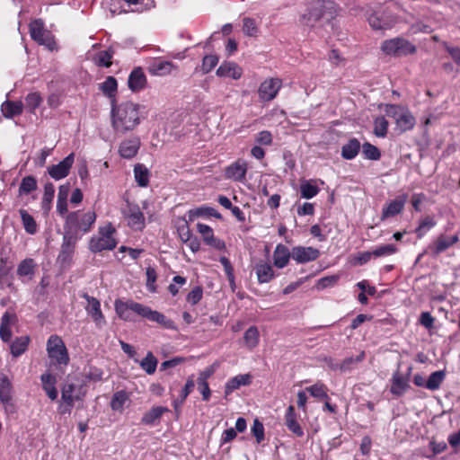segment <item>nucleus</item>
<instances>
[{"mask_svg": "<svg viewBox=\"0 0 460 460\" xmlns=\"http://www.w3.org/2000/svg\"><path fill=\"white\" fill-rule=\"evenodd\" d=\"M114 308L118 316L123 321L133 322L135 321L134 314H137L151 322H155L166 329H175L173 321L167 319L164 314L133 300L122 301L117 299L114 303Z\"/></svg>", "mask_w": 460, "mask_h": 460, "instance_id": "f257e3e1", "label": "nucleus"}, {"mask_svg": "<svg viewBox=\"0 0 460 460\" xmlns=\"http://www.w3.org/2000/svg\"><path fill=\"white\" fill-rule=\"evenodd\" d=\"M141 106L132 102H125L112 106L111 125L118 134L134 130L141 122Z\"/></svg>", "mask_w": 460, "mask_h": 460, "instance_id": "f03ea898", "label": "nucleus"}, {"mask_svg": "<svg viewBox=\"0 0 460 460\" xmlns=\"http://www.w3.org/2000/svg\"><path fill=\"white\" fill-rule=\"evenodd\" d=\"M336 14V4L332 0H316L311 4L300 17V24L314 29L329 22Z\"/></svg>", "mask_w": 460, "mask_h": 460, "instance_id": "7ed1b4c3", "label": "nucleus"}, {"mask_svg": "<svg viewBox=\"0 0 460 460\" xmlns=\"http://www.w3.org/2000/svg\"><path fill=\"white\" fill-rule=\"evenodd\" d=\"M96 220V214L93 210L84 212L77 210L66 214L64 231L83 234L88 233Z\"/></svg>", "mask_w": 460, "mask_h": 460, "instance_id": "20e7f679", "label": "nucleus"}, {"mask_svg": "<svg viewBox=\"0 0 460 460\" xmlns=\"http://www.w3.org/2000/svg\"><path fill=\"white\" fill-rule=\"evenodd\" d=\"M115 234L116 229L111 223L100 226L98 233L90 239L89 249L94 253L113 250L118 243Z\"/></svg>", "mask_w": 460, "mask_h": 460, "instance_id": "39448f33", "label": "nucleus"}, {"mask_svg": "<svg viewBox=\"0 0 460 460\" xmlns=\"http://www.w3.org/2000/svg\"><path fill=\"white\" fill-rule=\"evenodd\" d=\"M385 115L393 118L396 124V129L400 133L406 132L414 128L416 119L406 108L395 104H385Z\"/></svg>", "mask_w": 460, "mask_h": 460, "instance_id": "423d86ee", "label": "nucleus"}, {"mask_svg": "<svg viewBox=\"0 0 460 460\" xmlns=\"http://www.w3.org/2000/svg\"><path fill=\"white\" fill-rule=\"evenodd\" d=\"M380 49L384 54L394 58H401L416 52V47L408 40L401 37L384 40Z\"/></svg>", "mask_w": 460, "mask_h": 460, "instance_id": "0eeeda50", "label": "nucleus"}, {"mask_svg": "<svg viewBox=\"0 0 460 460\" xmlns=\"http://www.w3.org/2000/svg\"><path fill=\"white\" fill-rule=\"evenodd\" d=\"M47 352L49 358L58 365L66 366L69 362L67 349L58 335L49 336L47 341Z\"/></svg>", "mask_w": 460, "mask_h": 460, "instance_id": "6e6552de", "label": "nucleus"}, {"mask_svg": "<svg viewBox=\"0 0 460 460\" xmlns=\"http://www.w3.org/2000/svg\"><path fill=\"white\" fill-rule=\"evenodd\" d=\"M30 34L32 40L45 46L49 50L53 51L58 49L54 36L44 28V22L41 20H34L30 23Z\"/></svg>", "mask_w": 460, "mask_h": 460, "instance_id": "1a4fd4ad", "label": "nucleus"}, {"mask_svg": "<svg viewBox=\"0 0 460 460\" xmlns=\"http://www.w3.org/2000/svg\"><path fill=\"white\" fill-rule=\"evenodd\" d=\"M370 27L375 31L392 29L397 22V17L389 10H378L367 17Z\"/></svg>", "mask_w": 460, "mask_h": 460, "instance_id": "9d476101", "label": "nucleus"}, {"mask_svg": "<svg viewBox=\"0 0 460 460\" xmlns=\"http://www.w3.org/2000/svg\"><path fill=\"white\" fill-rule=\"evenodd\" d=\"M81 238V234H73L72 232H64L63 243L58 257L62 264H67L72 261L77 241Z\"/></svg>", "mask_w": 460, "mask_h": 460, "instance_id": "9b49d317", "label": "nucleus"}, {"mask_svg": "<svg viewBox=\"0 0 460 460\" xmlns=\"http://www.w3.org/2000/svg\"><path fill=\"white\" fill-rule=\"evenodd\" d=\"M412 367H409L407 372L402 374L400 371H395L391 378L390 393L396 397L403 395L410 388V377Z\"/></svg>", "mask_w": 460, "mask_h": 460, "instance_id": "f8f14e48", "label": "nucleus"}, {"mask_svg": "<svg viewBox=\"0 0 460 460\" xmlns=\"http://www.w3.org/2000/svg\"><path fill=\"white\" fill-rule=\"evenodd\" d=\"M82 297H84L87 302L84 309L88 315L92 317L98 328H102L106 324V320L102 312L100 301L97 298L89 296L87 293H84Z\"/></svg>", "mask_w": 460, "mask_h": 460, "instance_id": "ddd939ff", "label": "nucleus"}, {"mask_svg": "<svg viewBox=\"0 0 460 460\" xmlns=\"http://www.w3.org/2000/svg\"><path fill=\"white\" fill-rule=\"evenodd\" d=\"M282 86V82L279 78H270L263 81L259 89V98L263 102L272 101L278 94Z\"/></svg>", "mask_w": 460, "mask_h": 460, "instance_id": "4468645a", "label": "nucleus"}, {"mask_svg": "<svg viewBox=\"0 0 460 460\" xmlns=\"http://www.w3.org/2000/svg\"><path fill=\"white\" fill-rule=\"evenodd\" d=\"M75 162L74 153L69 154L58 164L51 165L48 168V172L51 178L56 181L66 178Z\"/></svg>", "mask_w": 460, "mask_h": 460, "instance_id": "2eb2a0df", "label": "nucleus"}, {"mask_svg": "<svg viewBox=\"0 0 460 460\" xmlns=\"http://www.w3.org/2000/svg\"><path fill=\"white\" fill-rule=\"evenodd\" d=\"M124 216L127 218L128 226L134 230H142L145 226V217L137 205L128 204L124 210Z\"/></svg>", "mask_w": 460, "mask_h": 460, "instance_id": "dca6fc26", "label": "nucleus"}, {"mask_svg": "<svg viewBox=\"0 0 460 460\" xmlns=\"http://www.w3.org/2000/svg\"><path fill=\"white\" fill-rule=\"evenodd\" d=\"M13 385L6 376H0V402L6 411L13 412L14 406L13 402Z\"/></svg>", "mask_w": 460, "mask_h": 460, "instance_id": "f3484780", "label": "nucleus"}, {"mask_svg": "<svg viewBox=\"0 0 460 460\" xmlns=\"http://www.w3.org/2000/svg\"><path fill=\"white\" fill-rule=\"evenodd\" d=\"M249 164L243 159H237L226 168V177L234 181L243 182Z\"/></svg>", "mask_w": 460, "mask_h": 460, "instance_id": "a211bd4d", "label": "nucleus"}, {"mask_svg": "<svg viewBox=\"0 0 460 460\" xmlns=\"http://www.w3.org/2000/svg\"><path fill=\"white\" fill-rule=\"evenodd\" d=\"M18 322L17 315L14 312L6 311L1 317L0 323V338L4 342H10L13 332L12 327Z\"/></svg>", "mask_w": 460, "mask_h": 460, "instance_id": "6ab92c4d", "label": "nucleus"}, {"mask_svg": "<svg viewBox=\"0 0 460 460\" xmlns=\"http://www.w3.org/2000/svg\"><path fill=\"white\" fill-rule=\"evenodd\" d=\"M320 256V251L308 246H295L292 248V259L297 263H306L315 261Z\"/></svg>", "mask_w": 460, "mask_h": 460, "instance_id": "aec40b11", "label": "nucleus"}, {"mask_svg": "<svg viewBox=\"0 0 460 460\" xmlns=\"http://www.w3.org/2000/svg\"><path fill=\"white\" fill-rule=\"evenodd\" d=\"M147 84V78L144 73L142 67H135L131 73L129 74L128 79V88L134 92L137 93L144 90Z\"/></svg>", "mask_w": 460, "mask_h": 460, "instance_id": "412c9836", "label": "nucleus"}, {"mask_svg": "<svg viewBox=\"0 0 460 460\" xmlns=\"http://www.w3.org/2000/svg\"><path fill=\"white\" fill-rule=\"evenodd\" d=\"M407 199V195L402 194L387 203L382 209L381 219L385 220L400 214L404 208Z\"/></svg>", "mask_w": 460, "mask_h": 460, "instance_id": "4be33fe9", "label": "nucleus"}, {"mask_svg": "<svg viewBox=\"0 0 460 460\" xmlns=\"http://www.w3.org/2000/svg\"><path fill=\"white\" fill-rule=\"evenodd\" d=\"M199 233L202 235L204 242L217 250H223L226 247L224 241L215 237L213 229L205 224L197 225Z\"/></svg>", "mask_w": 460, "mask_h": 460, "instance_id": "5701e85b", "label": "nucleus"}, {"mask_svg": "<svg viewBox=\"0 0 460 460\" xmlns=\"http://www.w3.org/2000/svg\"><path fill=\"white\" fill-rule=\"evenodd\" d=\"M140 139L137 137H133L122 141L119 147V155L125 159L133 158L140 148Z\"/></svg>", "mask_w": 460, "mask_h": 460, "instance_id": "b1692460", "label": "nucleus"}, {"mask_svg": "<svg viewBox=\"0 0 460 460\" xmlns=\"http://www.w3.org/2000/svg\"><path fill=\"white\" fill-rule=\"evenodd\" d=\"M175 69L177 66L172 62L162 59L155 60L148 67L149 73L156 76L168 75Z\"/></svg>", "mask_w": 460, "mask_h": 460, "instance_id": "393cba45", "label": "nucleus"}, {"mask_svg": "<svg viewBox=\"0 0 460 460\" xmlns=\"http://www.w3.org/2000/svg\"><path fill=\"white\" fill-rule=\"evenodd\" d=\"M292 258V250L289 251L288 248L283 244H278L273 252V262L274 265L279 269H283L286 267Z\"/></svg>", "mask_w": 460, "mask_h": 460, "instance_id": "a878e982", "label": "nucleus"}, {"mask_svg": "<svg viewBox=\"0 0 460 460\" xmlns=\"http://www.w3.org/2000/svg\"><path fill=\"white\" fill-rule=\"evenodd\" d=\"M243 75V69L234 62H225L217 70V75L220 77H231L239 79Z\"/></svg>", "mask_w": 460, "mask_h": 460, "instance_id": "bb28decb", "label": "nucleus"}, {"mask_svg": "<svg viewBox=\"0 0 460 460\" xmlns=\"http://www.w3.org/2000/svg\"><path fill=\"white\" fill-rule=\"evenodd\" d=\"M252 383V376L250 374L238 375L229 379L225 386L226 395H229L234 390L241 386L249 385Z\"/></svg>", "mask_w": 460, "mask_h": 460, "instance_id": "cd10ccee", "label": "nucleus"}, {"mask_svg": "<svg viewBox=\"0 0 460 460\" xmlns=\"http://www.w3.org/2000/svg\"><path fill=\"white\" fill-rule=\"evenodd\" d=\"M286 426L288 429L294 433L296 437H303L304 430L298 421L296 420V415L293 405H289L286 411Z\"/></svg>", "mask_w": 460, "mask_h": 460, "instance_id": "c85d7f7f", "label": "nucleus"}, {"mask_svg": "<svg viewBox=\"0 0 460 460\" xmlns=\"http://www.w3.org/2000/svg\"><path fill=\"white\" fill-rule=\"evenodd\" d=\"M61 397L63 402L71 408L75 401L81 399V394L75 385L66 384L62 388Z\"/></svg>", "mask_w": 460, "mask_h": 460, "instance_id": "c756f323", "label": "nucleus"}, {"mask_svg": "<svg viewBox=\"0 0 460 460\" xmlns=\"http://www.w3.org/2000/svg\"><path fill=\"white\" fill-rule=\"evenodd\" d=\"M255 272L259 283H268L274 279L275 273L270 264L267 262H259L255 266Z\"/></svg>", "mask_w": 460, "mask_h": 460, "instance_id": "7c9ffc66", "label": "nucleus"}, {"mask_svg": "<svg viewBox=\"0 0 460 460\" xmlns=\"http://www.w3.org/2000/svg\"><path fill=\"white\" fill-rule=\"evenodd\" d=\"M23 103L22 102L5 101L1 105V111L6 119H13L22 113Z\"/></svg>", "mask_w": 460, "mask_h": 460, "instance_id": "2f4dec72", "label": "nucleus"}, {"mask_svg": "<svg viewBox=\"0 0 460 460\" xmlns=\"http://www.w3.org/2000/svg\"><path fill=\"white\" fill-rule=\"evenodd\" d=\"M42 382L43 390L46 392L49 398L52 401L58 398V390L56 388L57 378L49 374H43L40 377Z\"/></svg>", "mask_w": 460, "mask_h": 460, "instance_id": "473e14b6", "label": "nucleus"}, {"mask_svg": "<svg viewBox=\"0 0 460 460\" xmlns=\"http://www.w3.org/2000/svg\"><path fill=\"white\" fill-rule=\"evenodd\" d=\"M457 242L458 236L456 234L452 236L439 235L434 243L433 252L438 255Z\"/></svg>", "mask_w": 460, "mask_h": 460, "instance_id": "72a5a7b5", "label": "nucleus"}, {"mask_svg": "<svg viewBox=\"0 0 460 460\" xmlns=\"http://www.w3.org/2000/svg\"><path fill=\"white\" fill-rule=\"evenodd\" d=\"M30 341H31V339L29 336H21V337L16 338L10 344L11 354L14 358L20 357L22 354H23L28 349Z\"/></svg>", "mask_w": 460, "mask_h": 460, "instance_id": "f704fd0d", "label": "nucleus"}, {"mask_svg": "<svg viewBox=\"0 0 460 460\" xmlns=\"http://www.w3.org/2000/svg\"><path fill=\"white\" fill-rule=\"evenodd\" d=\"M360 146V143L357 138L349 139V142L341 147V156L346 160L354 159L358 155Z\"/></svg>", "mask_w": 460, "mask_h": 460, "instance_id": "c9c22d12", "label": "nucleus"}, {"mask_svg": "<svg viewBox=\"0 0 460 460\" xmlns=\"http://www.w3.org/2000/svg\"><path fill=\"white\" fill-rule=\"evenodd\" d=\"M166 411H168V409L166 407H153L150 411H148L143 415L141 421L142 423L146 425H153Z\"/></svg>", "mask_w": 460, "mask_h": 460, "instance_id": "e433bc0d", "label": "nucleus"}, {"mask_svg": "<svg viewBox=\"0 0 460 460\" xmlns=\"http://www.w3.org/2000/svg\"><path fill=\"white\" fill-rule=\"evenodd\" d=\"M320 191V189L315 184V181L308 180L303 181L300 184L301 197L306 199L315 197Z\"/></svg>", "mask_w": 460, "mask_h": 460, "instance_id": "4c0bfd02", "label": "nucleus"}, {"mask_svg": "<svg viewBox=\"0 0 460 460\" xmlns=\"http://www.w3.org/2000/svg\"><path fill=\"white\" fill-rule=\"evenodd\" d=\"M134 176L137 184L146 187L149 183V171L142 164H137L134 167Z\"/></svg>", "mask_w": 460, "mask_h": 460, "instance_id": "58836bf2", "label": "nucleus"}, {"mask_svg": "<svg viewBox=\"0 0 460 460\" xmlns=\"http://www.w3.org/2000/svg\"><path fill=\"white\" fill-rule=\"evenodd\" d=\"M305 391L308 392L313 397L317 399L329 400L328 396V388L327 386L318 381L314 385L308 386L305 388Z\"/></svg>", "mask_w": 460, "mask_h": 460, "instance_id": "ea45409f", "label": "nucleus"}, {"mask_svg": "<svg viewBox=\"0 0 460 460\" xmlns=\"http://www.w3.org/2000/svg\"><path fill=\"white\" fill-rule=\"evenodd\" d=\"M19 213L25 231L30 234H34L38 230V226L33 217L31 216L25 209H20Z\"/></svg>", "mask_w": 460, "mask_h": 460, "instance_id": "a19ab883", "label": "nucleus"}, {"mask_svg": "<svg viewBox=\"0 0 460 460\" xmlns=\"http://www.w3.org/2000/svg\"><path fill=\"white\" fill-rule=\"evenodd\" d=\"M55 187L51 182H48L44 186V193L42 197L41 206L45 212H49L51 208V203L54 199Z\"/></svg>", "mask_w": 460, "mask_h": 460, "instance_id": "79ce46f5", "label": "nucleus"}, {"mask_svg": "<svg viewBox=\"0 0 460 460\" xmlns=\"http://www.w3.org/2000/svg\"><path fill=\"white\" fill-rule=\"evenodd\" d=\"M209 374L207 372H201L197 379L198 389L202 394V399L204 401H208L211 395V391L208 386V383L207 379L208 378Z\"/></svg>", "mask_w": 460, "mask_h": 460, "instance_id": "37998d69", "label": "nucleus"}, {"mask_svg": "<svg viewBox=\"0 0 460 460\" xmlns=\"http://www.w3.org/2000/svg\"><path fill=\"white\" fill-rule=\"evenodd\" d=\"M259 331L255 326L250 327L243 335L244 344L249 349H254L259 343Z\"/></svg>", "mask_w": 460, "mask_h": 460, "instance_id": "c03bdc74", "label": "nucleus"}, {"mask_svg": "<svg viewBox=\"0 0 460 460\" xmlns=\"http://www.w3.org/2000/svg\"><path fill=\"white\" fill-rule=\"evenodd\" d=\"M444 379V371H435L429 376L428 380L426 381L425 387L431 391L438 390L440 387Z\"/></svg>", "mask_w": 460, "mask_h": 460, "instance_id": "a18cd8bd", "label": "nucleus"}, {"mask_svg": "<svg viewBox=\"0 0 460 460\" xmlns=\"http://www.w3.org/2000/svg\"><path fill=\"white\" fill-rule=\"evenodd\" d=\"M128 401V395L125 391L116 392L111 401V407L113 411H122L124 404Z\"/></svg>", "mask_w": 460, "mask_h": 460, "instance_id": "49530a36", "label": "nucleus"}, {"mask_svg": "<svg viewBox=\"0 0 460 460\" xmlns=\"http://www.w3.org/2000/svg\"><path fill=\"white\" fill-rule=\"evenodd\" d=\"M114 52L111 49L102 50L95 54L93 60L99 66L110 67L111 66V58Z\"/></svg>", "mask_w": 460, "mask_h": 460, "instance_id": "de8ad7c7", "label": "nucleus"}, {"mask_svg": "<svg viewBox=\"0 0 460 460\" xmlns=\"http://www.w3.org/2000/svg\"><path fill=\"white\" fill-rule=\"evenodd\" d=\"M436 226V221L432 217L427 216L423 217L415 229V234L418 238H422L426 233Z\"/></svg>", "mask_w": 460, "mask_h": 460, "instance_id": "09e8293b", "label": "nucleus"}, {"mask_svg": "<svg viewBox=\"0 0 460 460\" xmlns=\"http://www.w3.org/2000/svg\"><path fill=\"white\" fill-rule=\"evenodd\" d=\"M157 359L154 356L152 352H148L146 356L141 360L140 367L144 369L148 375H152L155 372L157 367Z\"/></svg>", "mask_w": 460, "mask_h": 460, "instance_id": "8fccbe9b", "label": "nucleus"}, {"mask_svg": "<svg viewBox=\"0 0 460 460\" xmlns=\"http://www.w3.org/2000/svg\"><path fill=\"white\" fill-rule=\"evenodd\" d=\"M398 251L396 245L389 243L383 244L376 247L373 251H371V254H373L374 258L390 256L396 253Z\"/></svg>", "mask_w": 460, "mask_h": 460, "instance_id": "3c124183", "label": "nucleus"}, {"mask_svg": "<svg viewBox=\"0 0 460 460\" xmlns=\"http://www.w3.org/2000/svg\"><path fill=\"white\" fill-rule=\"evenodd\" d=\"M243 31L249 37H257L259 28L256 21L252 18L245 17L243 19Z\"/></svg>", "mask_w": 460, "mask_h": 460, "instance_id": "603ef678", "label": "nucleus"}, {"mask_svg": "<svg viewBox=\"0 0 460 460\" xmlns=\"http://www.w3.org/2000/svg\"><path fill=\"white\" fill-rule=\"evenodd\" d=\"M37 189V181L33 176H26L22 180L19 187V194H29Z\"/></svg>", "mask_w": 460, "mask_h": 460, "instance_id": "864d4df0", "label": "nucleus"}, {"mask_svg": "<svg viewBox=\"0 0 460 460\" xmlns=\"http://www.w3.org/2000/svg\"><path fill=\"white\" fill-rule=\"evenodd\" d=\"M365 358V352L361 351L356 358L349 357L343 359L337 368L341 372L349 371L352 368L353 364L359 363Z\"/></svg>", "mask_w": 460, "mask_h": 460, "instance_id": "5fc2aeb1", "label": "nucleus"}, {"mask_svg": "<svg viewBox=\"0 0 460 460\" xmlns=\"http://www.w3.org/2000/svg\"><path fill=\"white\" fill-rule=\"evenodd\" d=\"M388 121L384 117H377L374 120V134L378 137H385L388 131Z\"/></svg>", "mask_w": 460, "mask_h": 460, "instance_id": "6e6d98bb", "label": "nucleus"}, {"mask_svg": "<svg viewBox=\"0 0 460 460\" xmlns=\"http://www.w3.org/2000/svg\"><path fill=\"white\" fill-rule=\"evenodd\" d=\"M117 86L116 79L113 76H108L100 88L105 95L111 97L116 93Z\"/></svg>", "mask_w": 460, "mask_h": 460, "instance_id": "4d7b16f0", "label": "nucleus"}, {"mask_svg": "<svg viewBox=\"0 0 460 460\" xmlns=\"http://www.w3.org/2000/svg\"><path fill=\"white\" fill-rule=\"evenodd\" d=\"M43 99L40 93L33 92L25 97V105L31 112H33L42 102Z\"/></svg>", "mask_w": 460, "mask_h": 460, "instance_id": "13d9d810", "label": "nucleus"}, {"mask_svg": "<svg viewBox=\"0 0 460 460\" xmlns=\"http://www.w3.org/2000/svg\"><path fill=\"white\" fill-rule=\"evenodd\" d=\"M362 154L365 158L376 161L380 158L381 154L376 146L370 143H364L362 146Z\"/></svg>", "mask_w": 460, "mask_h": 460, "instance_id": "bf43d9fd", "label": "nucleus"}, {"mask_svg": "<svg viewBox=\"0 0 460 460\" xmlns=\"http://www.w3.org/2000/svg\"><path fill=\"white\" fill-rule=\"evenodd\" d=\"M35 263L32 259H26L22 261L17 269V274L19 276H29L34 272Z\"/></svg>", "mask_w": 460, "mask_h": 460, "instance_id": "052dcab7", "label": "nucleus"}, {"mask_svg": "<svg viewBox=\"0 0 460 460\" xmlns=\"http://www.w3.org/2000/svg\"><path fill=\"white\" fill-rule=\"evenodd\" d=\"M146 275L147 289L152 293L156 292L155 281L157 279V274L155 270L153 267H147L146 270Z\"/></svg>", "mask_w": 460, "mask_h": 460, "instance_id": "680f3d73", "label": "nucleus"}, {"mask_svg": "<svg viewBox=\"0 0 460 460\" xmlns=\"http://www.w3.org/2000/svg\"><path fill=\"white\" fill-rule=\"evenodd\" d=\"M194 387H195V381L193 379V376H191L187 379V382H186L184 387L181 389V391L180 393V401H179L180 405L183 404L185 399L193 391Z\"/></svg>", "mask_w": 460, "mask_h": 460, "instance_id": "e2e57ef3", "label": "nucleus"}, {"mask_svg": "<svg viewBox=\"0 0 460 460\" xmlns=\"http://www.w3.org/2000/svg\"><path fill=\"white\" fill-rule=\"evenodd\" d=\"M410 31L413 34L420 32L430 33L431 31H433V28L429 22L419 21L411 25Z\"/></svg>", "mask_w": 460, "mask_h": 460, "instance_id": "0e129e2a", "label": "nucleus"}, {"mask_svg": "<svg viewBox=\"0 0 460 460\" xmlns=\"http://www.w3.org/2000/svg\"><path fill=\"white\" fill-rule=\"evenodd\" d=\"M218 63V58L215 55H208L202 60V71L204 74L210 72Z\"/></svg>", "mask_w": 460, "mask_h": 460, "instance_id": "69168bd1", "label": "nucleus"}, {"mask_svg": "<svg viewBox=\"0 0 460 460\" xmlns=\"http://www.w3.org/2000/svg\"><path fill=\"white\" fill-rule=\"evenodd\" d=\"M252 433L256 438L257 443H261L264 439V427L263 424L258 420L253 421Z\"/></svg>", "mask_w": 460, "mask_h": 460, "instance_id": "338daca9", "label": "nucleus"}, {"mask_svg": "<svg viewBox=\"0 0 460 460\" xmlns=\"http://www.w3.org/2000/svg\"><path fill=\"white\" fill-rule=\"evenodd\" d=\"M202 296V288L196 287L188 294L187 302L191 305H197L201 300Z\"/></svg>", "mask_w": 460, "mask_h": 460, "instance_id": "774afa93", "label": "nucleus"}]
</instances>
